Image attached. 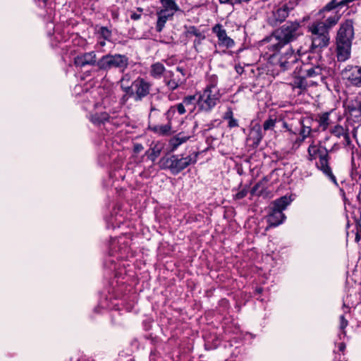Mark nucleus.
<instances>
[{"label":"nucleus","mask_w":361,"mask_h":361,"mask_svg":"<svg viewBox=\"0 0 361 361\" xmlns=\"http://www.w3.org/2000/svg\"><path fill=\"white\" fill-rule=\"evenodd\" d=\"M154 110H155V107L153 106H151V111H154Z\"/></svg>","instance_id":"61"},{"label":"nucleus","mask_w":361,"mask_h":361,"mask_svg":"<svg viewBox=\"0 0 361 361\" xmlns=\"http://www.w3.org/2000/svg\"><path fill=\"white\" fill-rule=\"evenodd\" d=\"M99 34L104 39L110 41L111 33L109 29L104 27H101L99 30Z\"/></svg>","instance_id":"38"},{"label":"nucleus","mask_w":361,"mask_h":361,"mask_svg":"<svg viewBox=\"0 0 361 361\" xmlns=\"http://www.w3.org/2000/svg\"><path fill=\"white\" fill-rule=\"evenodd\" d=\"M360 235H361V220L359 221L357 225V230L355 235V241L359 242L360 239Z\"/></svg>","instance_id":"46"},{"label":"nucleus","mask_w":361,"mask_h":361,"mask_svg":"<svg viewBox=\"0 0 361 361\" xmlns=\"http://www.w3.org/2000/svg\"><path fill=\"white\" fill-rule=\"evenodd\" d=\"M161 151V149L156 145L145 152V156L152 161H154L160 155Z\"/></svg>","instance_id":"28"},{"label":"nucleus","mask_w":361,"mask_h":361,"mask_svg":"<svg viewBox=\"0 0 361 361\" xmlns=\"http://www.w3.org/2000/svg\"><path fill=\"white\" fill-rule=\"evenodd\" d=\"M345 349V344L343 342H341L338 344V350L341 352H343Z\"/></svg>","instance_id":"53"},{"label":"nucleus","mask_w":361,"mask_h":361,"mask_svg":"<svg viewBox=\"0 0 361 361\" xmlns=\"http://www.w3.org/2000/svg\"><path fill=\"white\" fill-rule=\"evenodd\" d=\"M97 65L102 70L118 68L124 71L128 66V58L126 55L107 54L99 60Z\"/></svg>","instance_id":"10"},{"label":"nucleus","mask_w":361,"mask_h":361,"mask_svg":"<svg viewBox=\"0 0 361 361\" xmlns=\"http://www.w3.org/2000/svg\"><path fill=\"white\" fill-rule=\"evenodd\" d=\"M176 71L178 72H179L183 76H185L186 75V71L184 68L181 67V66H177L176 67Z\"/></svg>","instance_id":"50"},{"label":"nucleus","mask_w":361,"mask_h":361,"mask_svg":"<svg viewBox=\"0 0 361 361\" xmlns=\"http://www.w3.org/2000/svg\"><path fill=\"white\" fill-rule=\"evenodd\" d=\"M185 80H181L180 78H170L168 79V76H164V82L166 85L171 91H174L176 90L180 85H181L184 82Z\"/></svg>","instance_id":"27"},{"label":"nucleus","mask_w":361,"mask_h":361,"mask_svg":"<svg viewBox=\"0 0 361 361\" xmlns=\"http://www.w3.org/2000/svg\"><path fill=\"white\" fill-rule=\"evenodd\" d=\"M260 185H261V183H256L253 186V188L251 190V194L252 195H255L256 194V192H257L258 188H259Z\"/></svg>","instance_id":"49"},{"label":"nucleus","mask_w":361,"mask_h":361,"mask_svg":"<svg viewBox=\"0 0 361 361\" xmlns=\"http://www.w3.org/2000/svg\"><path fill=\"white\" fill-rule=\"evenodd\" d=\"M331 133L335 137L340 138L343 137L342 142L344 147L350 145L351 140L349 135V129L347 127H343L341 125H336L330 130Z\"/></svg>","instance_id":"17"},{"label":"nucleus","mask_w":361,"mask_h":361,"mask_svg":"<svg viewBox=\"0 0 361 361\" xmlns=\"http://www.w3.org/2000/svg\"><path fill=\"white\" fill-rule=\"evenodd\" d=\"M164 76H168V79L174 78H173L174 73L171 71H166V70L164 77Z\"/></svg>","instance_id":"51"},{"label":"nucleus","mask_w":361,"mask_h":361,"mask_svg":"<svg viewBox=\"0 0 361 361\" xmlns=\"http://www.w3.org/2000/svg\"><path fill=\"white\" fill-rule=\"evenodd\" d=\"M125 85H130L129 82H125Z\"/></svg>","instance_id":"63"},{"label":"nucleus","mask_w":361,"mask_h":361,"mask_svg":"<svg viewBox=\"0 0 361 361\" xmlns=\"http://www.w3.org/2000/svg\"><path fill=\"white\" fill-rule=\"evenodd\" d=\"M244 49H245V47H240V48L237 51V54H238L240 52L243 51Z\"/></svg>","instance_id":"58"},{"label":"nucleus","mask_w":361,"mask_h":361,"mask_svg":"<svg viewBox=\"0 0 361 361\" xmlns=\"http://www.w3.org/2000/svg\"><path fill=\"white\" fill-rule=\"evenodd\" d=\"M238 126V121L234 118L233 116L228 120V127L230 128H235Z\"/></svg>","instance_id":"42"},{"label":"nucleus","mask_w":361,"mask_h":361,"mask_svg":"<svg viewBox=\"0 0 361 361\" xmlns=\"http://www.w3.org/2000/svg\"><path fill=\"white\" fill-rule=\"evenodd\" d=\"M96 62V55L93 51L85 53L75 58L74 63L76 66L83 67L86 65L94 64Z\"/></svg>","instance_id":"19"},{"label":"nucleus","mask_w":361,"mask_h":361,"mask_svg":"<svg viewBox=\"0 0 361 361\" xmlns=\"http://www.w3.org/2000/svg\"><path fill=\"white\" fill-rule=\"evenodd\" d=\"M197 155L196 152L186 157L173 154L169 157H163L161 161L165 168L169 169L172 174L177 175L190 165L195 164Z\"/></svg>","instance_id":"6"},{"label":"nucleus","mask_w":361,"mask_h":361,"mask_svg":"<svg viewBox=\"0 0 361 361\" xmlns=\"http://www.w3.org/2000/svg\"><path fill=\"white\" fill-rule=\"evenodd\" d=\"M130 82V76L128 74L124 75L120 80V83H125Z\"/></svg>","instance_id":"48"},{"label":"nucleus","mask_w":361,"mask_h":361,"mask_svg":"<svg viewBox=\"0 0 361 361\" xmlns=\"http://www.w3.org/2000/svg\"><path fill=\"white\" fill-rule=\"evenodd\" d=\"M312 119L302 116L295 117L289 121H283L282 127L291 143V148L296 149L310 135Z\"/></svg>","instance_id":"1"},{"label":"nucleus","mask_w":361,"mask_h":361,"mask_svg":"<svg viewBox=\"0 0 361 361\" xmlns=\"http://www.w3.org/2000/svg\"><path fill=\"white\" fill-rule=\"evenodd\" d=\"M344 5H340L339 2H336V0H332L323 8L322 11H329L336 7L343 6Z\"/></svg>","instance_id":"37"},{"label":"nucleus","mask_w":361,"mask_h":361,"mask_svg":"<svg viewBox=\"0 0 361 361\" xmlns=\"http://www.w3.org/2000/svg\"><path fill=\"white\" fill-rule=\"evenodd\" d=\"M209 83L197 93L198 111L210 112L220 102L221 94L217 87V78L215 75L209 78Z\"/></svg>","instance_id":"2"},{"label":"nucleus","mask_w":361,"mask_h":361,"mask_svg":"<svg viewBox=\"0 0 361 361\" xmlns=\"http://www.w3.org/2000/svg\"><path fill=\"white\" fill-rule=\"evenodd\" d=\"M162 9L169 10L168 11H177L179 8L173 0H160Z\"/></svg>","instance_id":"31"},{"label":"nucleus","mask_w":361,"mask_h":361,"mask_svg":"<svg viewBox=\"0 0 361 361\" xmlns=\"http://www.w3.org/2000/svg\"><path fill=\"white\" fill-rule=\"evenodd\" d=\"M185 106L183 102L171 106L166 112L165 116L166 119L170 122L174 118L176 112L179 115H183L186 112Z\"/></svg>","instance_id":"22"},{"label":"nucleus","mask_w":361,"mask_h":361,"mask_svg":"<svg viewBox=\"0 0 361 361\" xmlns=\"http://www.w3.org/2000/svg\"><path fill=\"white\" fill-rule=\"evenodd\" d=\"M255 291L257 293H261L262 291H263V288H261V287H258L256 288Z\"/></svg>","instance_id":"57"},{"label":"nucleus","mask_w":361,"mask_h":361,"mask_svg":"<svg viewBox=\"0 0 361 361\" xmlns=\"http://www.w3.org/2000/svg\"><path fill=\"white\" fill-rule=\"evenodd\" d=\"M348 322L347 319H345L344 315H341L340 317V329L343 331V333L345 334V331H344V329H345V327L348 326Z\"/></svg>","instance_id":"39"},{"label":"nucleus","mask_w":361,"mask_h":361,"mask_svg":"<svg viewBox=\"0 0 361 361\" xmlns=\"http://www.w3.org/2000/svg\"><path fill=\"white\" fill-rule=\"evenodd\" d=\"M219 1L221 4H237L236 0H219Z\"/></svg>","instance_id":"52"},{"label":"nucleus","mask_w":361,"mask_h":361,"mask_svg":"<svg viewBox=\"0 0 361 361\" xmlns=\"http://www.w3.org/2000/svg\"><path fill=\"white\" fill-rule=\"evenodd\" d=\"M292 200L286 195L273 201L269 207L267 222L269 227H276L281 224L286 219L283 211L290 204Z\"/></svg>","instance_id":"5"},{"label":"nucleus","mask_w":361,"mask_h":361,"mask_svg":"<svg viewBox=\"0 0 361 361\" xmlns=\"http://www.w3.org/2000/svg\"><path fill=\"white\" fill-rule=\"evenodd\" d=\"M343 73L345 75L349 73L346 78L351 85L361 87V66H347Z\"/></svg>","instance_id":"15"},{"label":"nucleus","mask_w":361,"mask_h":361,"mask_svg":"<svg viewBox=\"0 0 361 361\" xmlns=\"http://www.w3.org/2000/svg\"><path fill=\"white\" fill-rule=\"evenodd\" d=\"M318 47H314V46H312V47H310V48L312 49V50H314L315 48H317Z\"/></svg>","instance_id":"59"},{"label":"nucleus","mask_w":361,"mask_h":361,"mask_svg":"<svg viewBox=\"0 0 361 361\" xmlns=\"http://www.w3.org/2000/svg\"><path fill=\"white\" fill-rule=\"evenodd\" d=\"M130 17H131V18H132L133 20H138V19H140V14H137V13H133V14L131 15V16H130Z\"/></svg>","instance_id":"54"},{"label":"nucleus","mask_w":361,"mask_h":361,"mask_svg":"<svg viewBox=\"0 0 361 361\" xmlns=\"http://www.w3.org/2000/svg\"><path fill=\"white\" fill-rule=\"evenodd\" d=\"M235 70L240 74H241L243 73V68L241 66H236L235 67Z\"/></svg>","instance_id":"55"},{"label":"nucleus","mask_w":361,"mask_h":361,"mask_svg":"<svg viewBox=\"0 0 361 361\" xmlns=\"http://www.w3.org/2000/svg\"><path fill=\"white\" fill-rule=\"evenodd\" d=\"M90 121L97 126L110 123L114 126H119L126 122V116L121 115L119 111L114 109L109 112L97 111L90 115Z\"/></svg>","instance_id":"8"},{"label":"nucleus","mask_w":361,"mask_h":361,"mask_svg":"<svg viewBox=\"0 0 361 361\" xmlns=\"http://www.w3.org/2000/svg\"><path fill=\"white\" fill-rule=\"evenodd\" d=\"M247 192L248 190L247 188H243L241 190H240L235 195V199L241 200L247 195Z\"/></svg>","instance_id":"40"},{"label":"nucleus","mask_w":361,"mask_h":361,"mask_svg":"<svg viewBox=\"0 0 361 361\" xmlns=\"http://www.w3.org/2000/svg\"><path fill=\"white\" fill-rule=\"evenodd\" d=\"M276 118L269 117L263 123V128L264 130H272L276 124Z\"/></svg>","instance_id":"36"},{"label":"nucleus","mask_w":361,"mask_h":361,"mask_svg":"<svg viewBox=\"0 0 361 361\" xmlns=\"http://www.w3.org/2000/svg\"><path fill=\"white\" fill-rule=\"evenodd\" d=\"M144 147L142 146V144L140 143H136L134 145V147H133V152L135 153V154H138L140 153V152H142L143 150Z\"/></svg>","instance_id":"45"},{"label":"nucleus","mask_w":361,"mask_h":361,"mask_svg":"<svg viewBox=\"0 0 361 361\" xmlns=\"http://www.w3.org/2000/svg\"><path fill=\"white\" fill-rule=\"evenodd\" d=\"M284 47H271L272 54H266V57L269 63L274 66H279L281 71H285L298 61V56L294 53L292 47H290L284 52L281 49Z\"/></svg>","instance_id":"4"},{"label":"nucleus","mask_w":361,"mask_h":361,"mask_svg":"<svg viewBox=\"0 0 361 361\" xmlns=\"http://www.w3.org/2000/svg\"><path fill=\"white\" fill-rule=\"evenodd\" d=\"M133 86L135 92L134 100L140 102L149 94L152 84L145 79L138 77L133 82Z\"/></svg>","instance_id":"13"},{"label":"nucleus","mask_w":361,"mask_h":361,"mask_svg":"<svg viewBox=\"0 0 361 361\" xmlns=\"http://www.w3.org/2000/svg\"><path fill=\"white\" fill-rule=\"evenodd\" d=\"M324 68L321 66H316L311 67L310 68L305 71V77L307 78H316L315 84L318 83V81L323 82L325 80V76L323 75Z\"/></svg>","instance_id":"20"},{"label":"nucleus","mask_w":361,"mask_h":361,"mask_svg":"<svg viewBox=\"0 0 361 361\" xmlns=\"http://www.w3.org/2000/svg\"><path fill=\"white\" fill-rule=\"evenodd\" d=\"M169 19V18L166 17V16L158 15V20H157V31L161 32L162 30L163 27L165 25L166 22Z\"/></svg>","instance_id":"35"},{"label":"nucleus","mask_w":361,"mask_h":361,"mask_svg":"<svg viewBox=\"0 0 361 361\" xmlns=\"http://www.w3.org/2000/svg\"><path fill=\"white\" fill-rule=\"evenodd\" d=\"M166 68L163 63L157 62L150 66L149 75L154 79H160L164 77Z\"/></svg>","instance_id":"24"},{"label":"nucleus","mask_w":361,"mask_h":361,"mask_svg":"<svg viewBox=\"0 0 361 361\" xmlns=\"http://www.w3.org/2000/svg\"><path fill=\"white\" fill-rule=\"evenodd\" d=\"M169 10H165V9H161L159 12H157V15H163V16H166V17L170 18H172L173 16L174 15V13L176 12V11H168Z\"/></svg>","instance_id":"41"},{"label":"nucleus","mask_w":361,"mask_h":361,"mask_svg":"<svg viewBox=\"0 0 361 361\" xmlns=\"http://www.w3.org/2000/svg\"><path fill=\"white\" fill-rule=\"evenodd\" d=\"M290 9L286 5L279 8L273 11L271 16L269 18V23L272 26H276L278 24L283 22L288 16Z\"/></svg>","instance_id":"16"},{"label":"nucleus","mask_w":361,"mask_h":361,"mask_svg":"<svg viewBox=\"0 0 361 361\" xmlns=\"http://www.w3.org/2000/svg\"><path fill=\"white\" fill-rule=\"evenodd\" d=\"M212 32L219 39L220 44L223 45H231L234 43L233 40L227 35L226 31L220 24H216L212 27Z\"/></svg>","instance_id":"18"},{"label":"nucleus","mask_w":361,"mask_h":361,"mask_svg":"<svg viewBox=\"0 0 361 361\" xmlns=\"http://www.w3.org/2000/svg\"><path fill=\"white\" fill-rule=\"evenodd\" d=\"M252 133H256L257 134V142H259L262 140V136L259 134V131H252Z\"/></svg>","instance_id":"56"},{"label":"nucleus","mask_w":361,"mask_h":361,"mask_svg":"<svg viewBox=\"0 0 361 361\" xmlns=\"http://www.w3.org/2000/svg\"><path fill=\"white\" fill-rule=\"evenodd\" d=\"M104 44H105V43H104V42H100V45H101V46L104 45Z\"/></svg>","instance_id":"62"},{"label":"nucleus","mask_w":361,"mask_h":361,"mask_svg":"<svg viewBox=\"0 0 361 361\" xmlns=\"http://www.w3.org/2000/svg\"><path fill=\"white\" fill-rule=\"evenodd\" d=\"M186 36L195 44H200L202 40L205 38L204 34L194 26H191L188 29Z\"/></svg>","instance_id":"21"},{"label":"nucleus","mask_w":361,"mask_h":361,"mask_svg":"<svg viewBox=\"0 0 361 361\" xmlns=\"http://www.w3.org/2000/svg\"><path fill=\"white\" fill-rule=\"evenodd\" d=\"M340 148V145L338 143H334L332 147L330 149H328L329 154L333 152L338 150Z\"/></svg>","instance_id":"47"},{"label":"nucleus","mask_w":361,"mask_h":361,"mask_svg":"<svg viewBox=\"0 0 361 361\" xmlns=\"http://www.w3.org/2000/svg\"><path fill=\"white\" fill-rule=\"evenodd\" d=\"M339 16L337 14L329 16L327 19L326 20V26L327 27V29L329 30L331 27L334 26L339 20Z\"/></svg>","instance_id":"34"},{"label":"nucleus","mask_w":361,"mask_h":361,"mask_svg":"<svg viewBox=\"0 0 361 361\" xmlns=\"http://www.w3.org/2000/svg\"><path fill=\"white\" fill-rule=\"evenodd\" d=\"M293 87L298 88L301 90H305L307 87V82L305 76L295 77L292 83Z\"/></svg>","instance_id":"29"},{"label":"nucleus","mask_w":361,"mask_h":361,"mask_svg":"<svg viewBox=\"0 0 361 361\" xmlns=\"http://www.w3.org/2000/svg\"><path fill=\"white\" fill-rule=\"evenodd\" d=\"M190 137V135H185L183 133H179L171 137L169 140L171 151H175L181 144L188 141Z\"/></svg>","instance_id":"23"},{"label":"nucleus","mask_w":361,"mask_h":361,"mask_svg":"<svg viewBox=\"0 0 361 361\" xmlns=\"http://www.w3.org/2000/svg\"><path fill=\"white\" fill-rule=\"evenodd\" d=\"M348 119L355 123H361V101L357 99H348L344 104Z\"/></svg>","instance_id":"14"},{"label":"nucleus","mask_w":361,"mask_h":361,"mask_svg":"<svg viewBox=\"0 0 361 361\" xmlns=\"http://www.w3.org/2000/svg\"><path fill=\"white\" fill-rule=\"evenodd\" d=\"M120 85L121 88L126 93V95L123 97V98H125L126 96L128 97H134L135 92L133 86V82L130 84V85H125V83H120Z\"/></svg>","instance_id":"32"},{"label":"nucleus","mask_w":361,"mask_h":361,"mask_svg":"<svg viewBox=\"0 0 361 361\" xmlns=\"http://www.w3.org/2000/svg\"><path fill=\"white\" fill-rule=\"evenodd\" d=\"M329 114L330 112H324L319 116V126L322 127L324 129H326L329 124Z\"/></svg>","instance_id":"33"},{"label":"nucleus","mask_w":361,"mask_h":361,"mask_svg":"<svg viewBox=\"0 0 361 361\" xmlns=\"http://www.w3.org/2000/svg\"><path fill=\"white\" fill-rule=\"evenodd\" d=\"M343 308L349 309V307L346 306L345 303H343Z\"/></svg>","instance_id":"60"},{"label":"nucleus","mask_w":361,"mask_h":361,"mask_svg":"<svg viewBox=\"0 0 361 361\" xmlns=\"http://www.w3.org/2000/svg\"><path fill=\"white\" fill-rule=\"evenodd\" d=\"M299 25L298 23H291L289 25H286L280 29L276 30L272 35L264 39V42H273L275 39L277 42L274 43L272 45H280V44H288L293 41L297 37V30Z\"/></svg>","instance_id":"7"},{"label":"nucleus","mask_w":361,"mask_h":361,"mask_svg":"<svg viewBox=\"0 0 361 361\" xmlns=\"http://www.w3.org/2000/svg\"><path fill=\"white\" fill-rule=\"evenodd\" d=\"M130 248L129 241L126 236H120L111 240L109 245L110 256L115 257L117 259H126L130 255Z\"/></svg>","instance_id":"9"},{"label":"nucleus","mask_w":361,"mask_h":361,"mask_svg":"<svg viewBox=\"0 0 361 361\" xmlns=\"http://www.w3.org/2000/svg\"><path fill=\"white\" fill-rule=\"evenodd\" d=\"M159 357L157 355V351L156 350H151L149 361H158Z\"/></svg>","instance_id":"43"},{"label":"nucleus","mask_w":361,"mask_h":361,"mask_svg":"<svg viewBox=\"0 0 361 361\" xmlns=\"http://www.w3.org/2000/svg\"><path fill=\"white\" fill-rule=\"evenodd\" d=\"M312 35V45H328L329 43V30L324 21L317 20L308 27Z\"/></svg>","instance_id":"11"},{"label":"nucleus","mask_w":361,"mask_h":361,"mask_svg":"<svg viewBox=\"0 0 361 361\" xmlns=\"http://www.w3.org/2000/svg\"><path fill=\"white\" fill-rule=\"evenodd\" d=\"M88 361H94V360H88Z\"/></svg>","instance_id":"64"},{"label":"nucleus","mask_w":361,"mask_h":361,"mask_svg":"<svg viewBox=\"0 0 361 361\" xmlns=\"http://www.w3.org/2000/svg\"><path fill=\"white\" fill-rule=\"evenodd\" d=\"M354 37L353 23L351 20H347L343 23L338 32V45H351Z\"/></svg>","instance_id":"12"},{"label":"nucleus","mask_w":361,"mask_h":361,"mask_svg":"<svg viewBox=\"0 0 361 361\" xmlns=\"http://www.w3.org/2000/svg\"><path fill=\"white\" fill-rule=\"evenodd\" d=\"M308 160L316 161L317 168L334 183H336V178L329 166V155L328 149L321 145H310L307 149Z\"/></svg>","instance_id":"3"},{"label":"nucleus","mask_w":361,"mask_h":361,"mask_svg":"<svg viewBox=\"0 0 361 361\" xmlns=\"http://www.w3.org/2000/svg\"><path fill=\"white\" fill-rule=\"evenodd\" d=\"M233 116V113L231 108H228L227 111L224 113L223 116L224 120L228 121Z\"/></svg>","instance_id":"44"},{"label":"nucleus","mask_w":361,"mask_h":361,"mask_svg":"<svg viewBox=\"0 0 361 361\" xmlns=\"http://www.w3.org/2000/svg\"><path fill=\"white\" fill-rule=\"evenodd\" d=\"M185 106H192V108L190 109V111L193 110L195 107V105L197 106V94L195 95H188L183 98L182 102Z\"/></svg>","instance_id":"30"},{"label":"nucleus","mask_w":361,"mask_h":361,"mask_svg":"<svg viewBox=\"0 0 361 361\" xmlns=\"http://www.w3.org/2000/svg\"><path fill=\"white\" fill-rule=\"evenodd\" d=\"M151 130L159 135H169L171 130V121L166 125H157L151 128Z\"/></svg>","instance_id":"26"},{"label":"nucleus","mask_w":361,"mask_h":361,"mask_svg":"<svg viewBox=\"0 0 361 361\" xmlns=\"http://www.w3.org/2000/svg\"><path fill=\"white\" fill-rule=\"evenodd\" d=\"M351 47H336V57L340 62H344L348 60L351 54Z\"/></svg>","instance_id":"25"}]
</instances>
